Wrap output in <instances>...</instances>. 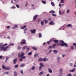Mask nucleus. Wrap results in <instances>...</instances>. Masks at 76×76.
I'll return each instance as SVG.
<instances>
[{"instance_id":"nucleus-46","label":"nucleus","mask_w":76,"mask_h":76,"mask_svg":"<svg viewBox=\"0 0 76 76\" xmlns=\"http://www.w3.org/2000/svg\"><path fill=\"white\" fill-rule=\"evenodd\" d=\"M42 3H43L44 4H46V2H45V1H42Z\"/></svg>"},{"instance_id":"nucleus-30","label":"nucleus","mask_w":76,"mask_h":76,"mask_svg":"<svg viewBox=\"0 0 76 76\" xmlns=\"http://www.w3.org/2000/svg\"><path fill=\"white\" fill-rule=\"evenodd\" d=\"M59 72L63 73V69H59Z\"/></svg>"},{"instance_id":"nucleus-40","label":"nucleus","mask_w":76,"mask_h":76,"mask_svg":"<svg viewBox=\"0 0 76 76\" xmlns=\"http://www.w3.org/2000/svg\"><path fill=\"white\" fill-rule=\"evenodd\" d=\"M32 48L33 50H37V49L36 48H35V47H32Z\"/></svg>"},{"instance_id":"nucleus-51","label":"nucleus","mask_w":76,"mask_h":76,"mask_svg":"<svg viewBox=\"0 0 76 76\" xmlns=\"http://www.w3.org/2000/svg\"><path fill=\"white\" fill-rule=\"evenodd\" d=\"M52 16H55V17L57 16V15H56L55 14H52Z\"/></svg>"},{"instance_id":"nucleus-37","label":"nucleus","mask_w":76,"mask_h":76,"mask_svg":"<svg viewBox=\"0 0 76 76\" xmlns=\"http://www.w3.org/2000/svg\"><path fill=\"white\" fill-rule=\"evenodd\" d=\"M64 26H62L61 27V30H63L64 29Z\"/></svg>"},{"instance_id":"nucleus-32","label":"nucleus","mask_w":76,"mask_h":76,"mask_svg":"<svg viewBox=\"0 0 76 76\" xmlns=\"http://www.w3.org/2000/svg\"><path fill=\"white\" fill-rule=\"evenodd\" d=\"M10 67H7L5 70H10Z\"/></svg>"},{"instance_id":"nucleus-62","label":"nucleus","mask_w":76,"mask_h":76,"mask_svg":"<svg viewBox=\"0 0 76 76\" xmlns=\"http://www.w3.org/2000/svg\"><path fill=\"white\" fill-rule=\"evenodd\" d=\"M67 76H72V74H71L70 73L69 74H68L66 75Z\"/></svg>"},{"instance_id":"nucleus-63","label":"nucleus","mask_w":76,"mask_h":76,"mask_svg":"<svg viewBox=\"0 0 76 76\" xmlns=\"http://www.w3.org/2000/svg\"><path fill=\"white\" fill-rule=\"evenodd\" d=\"M52 47H53L51 46H50L49 47V48H48V49H50V48H51Z\"/></svg>"},{"instance_id":"nucleus-34","label":"nucleus","mask_w":76,"mask_h":76,"mask_svg":"<svg viewBox=\"0 0 76 76\" xmlns=\"http://www.w3.org/2000/svg\"><path fill=\"white\" fill-rule=\"evenodd\" d=\"M10 45H12V46H13V45H14V43H12L10 44L8 46V47H10Z\"/></svg>"},{"instance_id":"nucleus-20","label":"nucleus","mask_w":76,"mask_h":76,"mask_svg":"<svg viewBox=\"0 0 76 76\" xmlns=\"http://www.w3.org/2000/svg\"><path fill=\"white\" fill-rule=\"evenodd\" d=\"M26 27V25H24L23 26V27H21L20 28L21 29H24V28H25Z\"/></svg>"},{"instance_id":"nucleus-24","label":"nucleus","mask_w":76,"mask_h":76,"mask_svg":"<svg viewBox=\"0 0 76 76\" xmlns=\"http://www.w3.org/2000/svg\"><path fill=\"white\" fill-rule=\"evenodd\" d=\"M9 57L7 56L6 58V60H5V63H7V60H9Z\"/></svg>"},{"instance_id":"nucleus-2","label":"nucleus","mask_w":76,"mask_h":76,"mask_svg":"<svg viewBox=\"0 0 76 76\" xmlns=\"http://www.w3.org/2000/svg\"><path fill=\"white\" fill-rule=\"evenodd\" d=\"M39 65L40 66L39 67V71L41 70L42 68L44 67V65L43 64V63H40Z\"/></svg>"},{"instance_id":"nucleus-16","label":"nucleus","mask_w":76,"mask_h":76,"mask_svg":"<svg viewBox=\"0 0 76 76\" xmlns=\"http://www.w3.org/2000/svg\"><path fill=\"white\" fill-rule=\"evenodd\" d=\"M39 61H43V59L42 58H39L38 59Z\"/></svg>"},{"instance_id":"nucleus-29","label":"nucleus","mask_w":76,"mask_h":76,"mask_svg":"<svg viewBox=\"0 0 76 76\" xmlns=\"http://www.w3.org/2000/svg\"><path fill=\"white\" fill-rule=\"evenodd\" d=\"M27 48V46H25L22 48V49L23 50H24L25 49V48Z\"/></svg>"},{"instance_id":"nucleus-8","label":"nucleus","mask_w":76,"mask_h":76,"mask_svg":"<svg viewBox=\"0 0 76 76\" xmlns=\"http://www.w3.org/2000/svg\"><path fill=\"white\" fill-rule=\"evenodd\" d=\"M24 66H25V64H21L20 66V67H23Z\"/></svg>"},{"instance_id":"nucleus-52","label":"nucleus","mask_w":76,"mask_h":76,"mask_svg":"<svg viewBox=\"0 0 76 76\" xmlns=\"http://www.w3.org/2000/svg\"><path fill=\"white\" fill-rule=\"evenodd\" d=\"M40 23L42 25H44V22H43V21H41Z\"/></svg>"},{"instance_id":"nucleus-36","label":"nucleus","mask_w":76,"mask_h":76,"mask_svg":"<svg viewBox=\"0 0 76 76\" xmlns=\"http://www.w3.org/2000/svg\"><path fill=\"white\" fill-rule=\"evenodd\" d=\"M31 70H34V69H35V67L34 66H33L31 67Z\"/></svg>"},{"instance_id":"nucleus-55","label":"nucleus","mask_w":76,"mask_h":76,"mask_svg":"<svg viewBox=\"0 0 76 76\" xmlns=\"http://www.w3.org/2000/svg\"><path fill=\"white\" fill-rule=\"evenodd\" d=\"M7 45V43H6L4 45H3V47H4V46H6V45Z\"/></svg>"},{"instance_id":"nucleus-23","label":"nucleus","mask_w":76,"mask_h":76,"mask_svg":"<svg viewBox=\"0 0 76 76\" xmlns=\"http://www.w3.org/2000/svg\"><path fill=\"white\" fill-rule=\"evenodd\" d=\"M43 21H44V22H45V24H47V23H48V20H47L45 19L43 20Z\"/></svg>"},{"instance_id":"nucleus-15","label":"nucleus","mask_w":76,"mask_h":76,"mask_svg":"<svg viewBox=\"0 0 76 76\" xmlns=\"http://www.w3.org/2000/svg\"><path fill=\"white\" fill-rule=\"evenodd\" d=\"M2 67L4 70H6V67L5 66L2 65Z\"/></svg>"},{"instance_id":"nucleus-45","label":"nucleus","mask_w":76,"mask_h":76,"mask_svg":"<svg viewBox=\"0 0 76 76\" xmlns=\"http://www.w3.org/2000/svg\"><path fill=\"white\" fill-rule=\"evenodd\" d=\"M17 73H16V72H14V76H17Z\"/></svg>"},{"instance_id":"nucleus-43","label":"nucleus","mask_w":76,"mask_h":76,"mask_svg":"<svg viewBox=\"0 0 76 76\" xmlns=\"http://www.w3.org/2000/svg\"><path fill=\"white\" fill-rule=\"evenodd\" d=\"M21 48V47L20 46H18L17 48L18 50H20Z\"/></svg>"},{"instance_id":"nucleus-61","label":"nucleus","mask_w":76,"mask_h":76,"mask_svg":"<svg viewBox=\"0 0 76 76\" xmlns=\"http://www.w3.org/2000/svg\"><path fill=\"white\" fill-rule=\"evenodd\" d=\"M70 66H73V63H71L69 64Z\"/></svg>"},{"instance_id":"nucleus-25","label":"nucleus","mask_w":76,"mask_h":76,"mask_svg":"<svg viewBox=\"0 0 76 76\" xmlns=\"http://www.w3.org/2000/svg\"><path fill=\"white\" fill-rule=\"evenodd\" d=\"M51 4L52 6H53V7H54V6H55V4H54V3L53 2H51Z\"/></svg>"},{"instance_id":"nucleus-17","label":"nucleus","mask_w":76,"mask_h":76,"mask_svg":"<svg viewBox=\"0 0 76 76\" xmlns=\"http://www.w3.org/2000/svg\"><path fill=\"white\" fill-rule=\"evenodd\" d=\"M49 13H56V12H55V11L52 10L50 11Z\"/></svg>"},{"instance_id":"nucleus-18","label":"nucleus","mask_w":76,"mask_h":76,"mask_svg":"<svg viewBox=\"0 0 76 76\" xmlns=\"http://www.w3.org/2000/svg\"><path fill=\"white\" fill-rule=\"evenodd\" d=\"M17 60L18 59H17V58L15 59L13 61L14 64H16V62L17 61Z\"/></svg>"},{"instance_id":"nucleus-21","label":"nucleus","mask_w":76,"mask_h":76,"mask_svg":"<svg viewBox=\"0 0 76 76\" xmlns=\"http://www.w3.org/2000/svg\"><path fill=\"white\" fill-rule=\"evenodd\" d=\"M75 71V68H74L72 69V70H69V71L70 72H74Z\"/></svg>"},{"instance_id":"nucleus-47","label":"nucleus","mask_w":76,"mask_h":76,"mask_svg":"<svg viewBox=\"0 0 76 76\" xmlns=\"http://www.w3.org/2000/svg\"><path fill=\"white\" fill-rule=\"evenodd\" d=\"M59 75L60 76H63V72H59Z\"/></svg>"},{"instance_id":"nucleus-26","label":"nucleus","mask_w":76,"mask_h":76,"mask_svg":"<svg viewBox=\"0 0 76 76\" xmlns=\"http://www.w3.org/2000/svg\"><path fill=\"white\" fill-rule=\"evenodd\" d=\"M21 54L20 55V57H22V56H24L25 54H24V53L23 52H21Z\"/></svg>"},{"instance_id":"nucleus-1","label":"nucleus","mask_w":76,"mask_h":76,"mask_svg":"<svg viewBox=\"0 0 76 76\" xmlns=\"http://www.w3.org/2000/svg\"><path fill=\"white\" fill-rule=\"evenodd\" d=\"M8 48H9L8 46H7L4 48V47L3 46V45H0V49H1V51L3 50L6 51Z\"/></svg>"},{"instance_id":"nucleus-35","label":"nucleus","mask_w":76,"mask_h":76,"mask_svg":"<svg viewBox=\"0 0 76 76\" xmlns=\"http://www.w3.org/2000/svg\"><path fill=\"white\" fill-rule=\"evenodd\" d=\"M28 56H31L32 55V52H30L28 53Z\"/></svg>"},{"instance_id":"nucleus-56","label":"nucleus","mask_w":76,"mask_h":76,"mask_svg":"<svg viewBox=\"0 0 76 76\" xmlns=\"http://www.w3.org/2000/svg\"><path fill=\"white\" fill-rule=\"evenodd\" d=\"M61 3H64V0H61Z\"/></svg>"},{"instance_id":"nucleus-27","label":"nucleus","mask_w":76,"mask_h":76,"mask_svg":"<svg viewBox=\"0 0 76 76\" xmlns=\"http://www.w3.org/2000/svg\"><path fill=\"white\" fill-rule=\"evenodd\" d=\"M38 53L35 54L34 55V58H35L36 57H38Z\"/></svg>"},{"instance_id":"nucleus-31","label":"nucleus","mask_w":76,"mask_h":76,"mask_svg":"<svg viewBox=\"0 0 76 76\" xmlns=\"http://www.w3.org/2000/svg\"><path fill=\"white\" fill-rule=\"evenodd\" d=\"M56 45H57V44H53L52 45V48H55V46H56Z\"/></svg>"},{"instance_id":"nucleus-33","label":"nucleus","mask_w":76,"mask_h":76,"mask_svg":"<svg viewBox=\"0 0 76 76\" xmlns=\"http://www.w3.org/2000/svg\"><path fill=\"white\" fill-rule=\"evenodd\" d=\"M64 46L66 47H68V45H67V43H64Z\"/></svg>"},{"instance_id":"nucleus-22","label":"nucleus","mask_w":76,"mask_h":76,"mask_svg":"<svg viewBox=\"0 0 76 76\" xmlns=\"http://www.w3.org/2000/svg\"><path fill=\"white\" fill-rule=\"evenodd\" d=\"M21 59H24V58H26V56H20Z\"/></svg>"},{"instance_id":"nucleus-64","label":"nucleus","mask_w":76,"mask_h":76,"mask_svg":"<svg viewBox=\"0 0 76 76\" xmlns=\"http://www.w3.org/2000/svg\"><path fill=\"white\" fill-rule=\"evenodd\" d=\"M27 50H29V48L28 47V46H27V48H26Z\"/></svg>"},{"instance_id":"nucleus-38","label":"nucleus","mask_w":76,"mask_h":76,"mask_svg":"<svg viewBox=\"0 0 76 76\" xmlns=\"http://www.w3.org/2000/svg\"><path fill=\"white\" fill-rule=\"evenodd\" d=\"M20 72L21 73V74H23V70H22V69L20 70Z\"/></svg>"},{"instance_id":"nucleus-7","label":"nucleus","mask_w":76,"mask_h":76,"mask_svg":"<svg viewBox=\"0 0 76 76\" xmlns=\"http://www.w3.org/2000/svg\"><path fill=\"white\" fill-rule=\"evenodd\" d=\"M37 16H38V15H35L33 17V20H36V19H37Z\"/></svg>"},{"instance_id":"nucleus-44","label":"nucleus","mask_w":76,"mask_h":76,"mask_svg":"<svg viewBox=\"0 0 76 76\" xmlns=\"http://www.w3.org/2000/svg\"><path fill=\"white\" fill-rule=\"evenodd\" d=\"M14 1H15V3H18L19 2V0H15Z\"/></svg>"},{"instance_id":"nucleus-39","label":"nucleus","mask_w":76,"mask_h":76,"mask_svg":"<svg viewBox=\"0 0 76 76\" xmlns=\"http://www.w3.org/2000/svg\"><path fill=\"white\" fill-rule=\"evenodd\" d=\"M14 67L15 68H18L19 67V65L18 64L15 65Z\"/></svg>"},{"instance_id":"nucleus-58","label":"nucleus","mask_w":76,"mask_h":76,"mask_svg":"<svg viewBox=\"0 0 76 76\" xmlns=\"http://www.w3.org/2000/svg\"><path fill=\"white\" fill-rule=\"evenodd\" d=\"M56 58L57 59V60H60V57H58V56H57Z\"/></svg>"},{"instance_id":"nucleus-50","label":"nucleus","mask_w":76,"mask_h":76,"mask_svg":"<svg viewBox=\"0 0 76 76\" xmlns=\"http://www.w3.org/2000/svg\"><path fill=\"white\" fill-rule=\"evenodd\" d=\"M70 12V10L69 9H68L66 11V13H69Z\"/></svg>"},{"instance_id":"nucleus-54","label":"nucleus","mask_w":76,"mask_h":76,"mask_svg":"<svg viewBox=\"0 0 76 76\" xmlns=\"http://www.w3.org/2000/svg\"><path fill=\"white\" fill-rule=\"evenodd\" d=\"M61 45V43H57V44H56V45H58V46H60Z\"/></svg>"},{"instance_id":"nucleus-41","label":"nucleus","mask_w":76,"mask_h":76,"mask_svg":"<svg viewBox=\"0 0 76 76\" xmlns=\"http://www.w3.org/2000/svg\"><path fill=\"white\" fill-rule=\"evenodd\" d=\"M10 9H16V7L14 6H12V7H10Z\"/></svg>"},{"instance_id":"nucleus-10","label":"nucleus","mask_w":76,"mask_h":76,"mask_svg":"<svg viewBox=\"0 0 76 76\" xmlns=\"http://www.w3.org/2000/svg\"><path fill=\"white\" fill-rule=\"evenodd\" d=\"M28 31V28H26L24 29V34H26V31Z\"/></svg>"},{"instance_id":"nucleus-49","label":"nucleus","mask_w":76,"mask_h":76,"mask_svg":"<svg viewBox=\"0 0 76 76\" xmlns=\"http://www.w3.org/2000/svg\"><path fill=\"white\" fill-rule=\"evenodd\" d=\"M61 47H63L64 45V43H62L61 44Z\"/></svg>"},{"instance_id":"nucleus-19","label":"nucleus","mask_w":76,"mask_h":76,"mask_svg":"<svg viewBox=\"0 0 76 76\" xmlns=\"http://www.w3.org/2000/svg\"><path fill=\"white\" fill-rule=\"evenodd\" d=\"M18 26L15 25L12 28V29H14V28H18Z\"/></svg>"},{"instance_id":"nucleus-28","label":"nucleus","mask_w":76,"mask_h":76,"mask_svg":"<svg viewBox=\"0 0 76 76\" xmlns=\"http://www.w3.org/2000/svg\"><path fill=\"white\" fill-rule=\"evenodd\" d=\"M44 73V72L42 71L39 74V76H40V75H42Z\"/></svg>"},{"instance_id":"nucleus-48","label":"nucleus","mask_w":76,"mask_h":76,"mask_svg":"<svg viewBox=\"0 0 76 76\" xmlns=\"http://www.w3.org/2000/svg\"><path fill=\"white\" fill-rule=\"evenodd\" d=\"M15 6L17 8H19V5L16 4Z\"/></svg>"},{"instance_id":"nucleus-59","label":"nucleus","mask_w":76,"mask_h":76,"mask_svg":"<svg viewBox=\"0 0 76 76\" xmlns=\"http://www.w3.org/2000/svg\"><path fill=\"white\" fill-rule=\"evenodd\" d=\"M60 42H61V43H64V42L63 40H61L60 41Z\"/></svg>"},{"instance_id":"nucleus-5","label":"nucleus","mask_w":76,"mask_h":76,"mask_svg":"<svg viewBox=\"0 0 76 76\" xmlns=\"http://www.w3.org/2000/svg\"><path fill=\"white\" fill-rule=\"evenodd\" d=\"M36 31V30L35 29H34L33 30H31V34H34L35 33Z\"/></svg>"},{"instance_id":"nucleus-60","label":"nucleus","mask_w":76,"mask_h":76,"mask_svg":"<svg viewBox=\"0 0 76 76\" xmlns=\"http://www.w3.org/2000/svg\"><path fill=\"white\" fill-rule=\"evenodd\" d=\"M73 45H74V46H75V47H76V43H74L73 44Z\"/></svg>"},{"instance_id":"nucleus-4","label":"nucleus","mask_w":76,"mask_h":76,"mask_svg":"<svg viewBox=\"0 0 76 76\" xmlns=\"http://www.w3.org/2000/svg\"><path fill=\"white\" fill-rule=\"evenodd\" d=\"M53 51V50L52 49H50L49 50V51L47 53H46V55H48V54H50V53H51Z\"/></svg>"},{"instance_id":"nucleus-57","label":"nucleus","mask_w":76,"mask_h":76,"mask_svg":"<svg viewBox=\"0 0 76 76\" xmlns=\"http://www.w3.org/2000/svg\"><path fill=\"white\" fill-rule=\"evenodd\" d=\"M19 60V61H23V59H21V58H20Z\"/></svg>"},{"instance_id":"nucleus-53","label":"nucleus","mask_w":76,"mask_h":76,"mask_svg":"<svg viewBox=\"0 0 76 76\" xmlns=\"http://www.w3.org/2000/svg\"><path fill=\"white\" fill-rule=\"evenodd\" d=\"M71 50H74V47H73V46H71Z\"/></svg>"},{"instance_id":"nucleus-14","label":"nucleus","mask_w":76,"mask_h":76,"mask_svg":"<svg viewBox=\"0 0 76 76\" xmlns=\"http://www.w3.org/2000/svg\"><path fill=\"white\" fill-rule=\"evenodd\" d=\"M43 61L44 62L47 61H48V59L47 58H44L43 59Z\"/></svg>"},{"instance_id":"nucleus-9","label":"nucleus","mask_w":76,"mask_h":76,"mask_svg":"<svg viewBox=\"0 0 76 76\" xmlns=\"http://www.w3.org/2000/svg\"><path fill=\"white\" fill-rule=\"evenodd\" d=\"M53 42H54L55 44H58V40L57 39H55L53 40Z\"/></svg>"},{"instance_id":"nucleus-11","label":"nucleus","mask_w":76,"mask_h":76,"mask_svg":"<svg viewBox=\"0 0 76 76\" xmlns=\"http://www.w3.org/2000/svg\"><path fill=\"white\" fill-rule=\"evenodd\" d=\"M67 26L68 28H69L70 27L71 28H72V25L71 24H68Z\"/></svg>"},{"instance_id":"nucleus-3","label":"nucleus","mask_w":76,"mask_h":76,"mask_svg":"<svg viewBox=\"0 0 76 76\" xmlns=\"http://www.w3.org/2000/svg\"><path fill=\"white\" fill-rule=\"evenodd\" d=\"M22 41L23 42H20V44H21V45H23V44H26V40L24 39H23L22 40Z\"/></svg>"},{"instance_id":"nucleus-42","label":"nucleus","mask_w":76,"mask_h":76,"mask_svg":"<svg viewBox=\"0 0 76 76\" xmlns=\"http://www.w3.org/2000/svg\"><path fill=\"white\" fill-rule=\"evenodd\" d=\"M39 38H41L42 37V35H41V34L40 33L39 34Z\"/></svg>"},{"instance_id":"nucleus-13","label":"nucleus","mask_w":76,"mask_h":76,"mask_svg":"<svg viewBox=\"0 0 76 76\" xmlns=\"http://www.w3.org/2000/svg\"><path fill=\"white\" fill-rule=\"evenodd\" d=\"M53 52L54 54H57L58 51L56 50H53Z\"/></svg>"},{"instance_id":"nucleus-12","label":"nucleus","mask_w":76,"mask_h":76,"mask_svg":"<svg viewBox=\"0 0 76 76\" xmlns=\"http://www.w3.org/2000/svg\"><path fill=\"white\" fill-rule=\"evenodd\" d=\"M49 24L50 25H54L55 23H53V21H51L49 23Z\"/></svg>"},{"instance_id":"nucleus-6","label":"nucleus","mask_w":76,"mask_h":76,"mask_svg":"<svg viewBox=\"0 0 76 76\" xmlns=\"http://www.w3.org/2000/svg\"><path fill=\"white\" fill-rule=\"evenodd\" d=\"M48 71L49 73H53V71H52V70L50 69V68H49L48 69Z\"/></svg>"}]
</instances>
